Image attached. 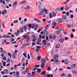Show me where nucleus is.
Listing matches in <instances>:
<instances>
[{
	"label": "nucleus",
	"mask_w": 77,
	"mask_h": 77,
	"mask_svg": "<svg viewBox=\"0 0 77 77\" xmlns=\"http://www.w3.org/2000/svg\"><path fill=\"white\" fill-rule=\"evenodd\" d=\"M48 12V10L46 9L43 8L41 10V12L38 14V15H45V14H48V13L47 12Z\"/></svg>",
	"instance_id": "1"
},
{
	"label": "nucleus",
	"mask_w": 77,
	"mask_h": 77,
	"mask_svg": "<svg viewBox=\"0 0 77 77\" xmlns=\"http://www.w3.org/2000/svg\"><path fill=\"white\" fill-rule=\"evenodd\" d=\"M56 14L54 12H53L49 14V17L50 18H52L53 17H56Z\"/></svg>",
	"instance_id": "2"
},
{
	"label": "nucleus",
	"mask_w": 77,
	"mask_h": 77,
	"mask_svg": "<svg viewBox=\"0 0 77 77\" xmlns=\"http://www.w3.org/2000/svg\"><path fill=\"white\" fill-rule=\"evenodd\" d=\"M17 32L18 33H20H20H23L24 32V29H23V27H21L19 29L17 30Z\"/></svg>",
	"instance_id": "3"
},
{
	"label": "nucleus",
	"mask_w": 77,
	"mask_h": 77,
	"mask_svg": "<svg viewBox=\"0 0 77 77\" xmlns=\"http://www.w3.org/2000/svg\"><path fill=\"white\" fill-rule=\"evenodd\" d=\"M23 38L24 39H26V41L27 42H28L30 39V36H28L27 35L23 36Z\"/></svg>",
	"instance_id": "4"
},
{
	"label": "nucleus",
	"mask_w": 77,
	"mask_h": 77,
	"mask_svg": "<svg viewBox=\"0 0 77 77\" xmlns=\"http://www.w3.org/2000/svg\"><path fill=\"white\" fill-rule=\"evenodd\" d=\"M45 65V63L44 62L42 61V64L41 65V67L42 68H44V66Z\"/></svg>",
	"instance_id": "5"
},
{
	"label": "nucleus",
	"mask_w": 77,
	"mask_h": 77,
	"mask_svg": "<svg viewBox=\"0 0 77 77\" xmlns=\"http://www.w3.org/2000/svg\"><path fill=\"white\" fill-rule=\"evenodd\" d=\"M17 1L13 3V8H16V6H17Z\"/></svg>",
	"instance_id": "6"
},
{
	"label": "nucleus",
	"mask_w": 77,
	"mask_h": 77,
	"mask_svg": "<svg viewBox=\"0 0 77 77\" xmlns=\"http://www.w3.org/2000/svg\"><path fill=\"white\" fill-rule=\"evenodd\" d=\"M63 41H64V38H62L59 40V42L62 43L63 42Z\"/></svg>",
	"instance_id": "7"
},
{
	"label": "nucleus",
	"mask_w": 77,
	"mask_h": 77,
	"mask_svg": "<svg viewBox=\"0 0 77 77\" xmlns=\"http://www.w3.org/2000/svg\"><path fill=\"white\" fill-rule=\"evenodd\" d=\"M62 30V29L61 28H59V31H57V35H59V34H60V31H61V30Z\"/></svg>",
	"instance_id": "8"
},
{
	"label": "nucleus",
	"mask_w": 77,
	"mask_h": 77,
	"mask_svg": "<svg viewBox=\"0 0 77 77\" xmlns=\"http://www.w3.org/2000/svg\"><path fill=\"white\" fill-rule=\"evenodd\" d=\"M3 37L4 38H11V36L7 35H3Z\"/></svg>",
	"instance_id": "9"
},
{
	"label": "nucleus",
	"mask_w": 77,
	"mask_h": 77,
	"mask_svg": "<svg viewBox=\"0 0 77 77\" xmlns=\"http://www.w3.org/2000/svg\"><path fill=\"white\" fill-rule=\"evenodd\" d=\"M58 57H59V55L57 54H55L54 57V59H57Z\"/></svg>",
	"instance_id": "10"
},
{
	"label": "nucleus",
	"mask_w": 77,
	"mask_h": 77,
	"mask_svg": "<svg viewBox=\"0 0 77 77\" xmlns=\"http://www.w3.org/2000/svg\"><path fill=\"white\" fill-rule=\"evenodd\" d=\"M43 43L45 45H46V44L47 43V40H44L43 41Z\"/></svg>",
	"instance_id": "11"
},
{
	"label": "nucleus",
	"mask_w": 77,
	"mask_h": 77,
	"mask_svg": "<svg viewBox=\"0 0 77 77\" xmlns=\"http://www.w3.org/2000/svg\"><path fill=\"white\" fill-rule=\"evenodd\" d=\"M64 63L66 65H68V60H66L64 61Z\"/></svg>",
	"instance_id": "12"
},
{
	"label": "nucleus",
	"mask_w": 77,
	"mask_h": 77,
	"mask_svg": "<svg viewBox=\"0 0 77 77\" xmlns=\"http://www.w3.org/2000/svg\"><path fill=\"white\" fill-rule=\"evenodd\" d=\"M1 52L2 53H3V54H7V52L5 51L2 50L1 51Z\"/></svg>",
	"instance_id": "13"
},
{
	"label": "nucleus",
	"mask_w": 77,
	"mask_h": 77,
	"mask_svg": "<svg viewBox=\"0 0 77 77\" xmlns=\"http://www.w3.org/2000/svg\"><path fill=\"white\" fill-rule=\"evenodd\" d=\"M58 23H62V19L61 18H60L58 20Z\"/></svg>",
	"instance_id": "14"
},
{
	"label": "nucleus",
	"mask_w": 77,
	"mask_h": 77,
	"mask_svg": "<svg viewBox=\"0 0 77 77\" xmlns=\"http://www.w3.org/2000/svg\"><path fill=\"white\" fill-rule=\"evenodd\" d=\"M6 62L7 63H10L11 62V60H10V59H9V58H8V59H7L6 60Z\"/></svg>",
	"instance_id": "15"
},
{
	"label": "nucleus",
	"mask_w": 77,
	"mask_h": 77,
	"mask_svg": "<svg viewBox=\"0 0 77 77\" xmlns=\"http://www.w3.org/2000/svg\"><path fill=\"white\" fill-rule=\"evenodd\" d=\"M54 62H55L56 63V62H60V61L58 59H55L54 60Z\"/></svg>",
	"instance_id": "16"
},
{
	"label": "nucleus",
	"mask_w": 77,
	"mask_h": 77,
	"mask_svg": "<svg viewBox=\"0 0 77 77\" xmlns=\"http://www.w3.org/2000/svg\"><path fill=\"white\" fill-rule=\"evenodd\" d=\"M39 9H41V8H42V4L41 3H40V4L39 5Z\"/></svg>",
	"instance_id": "17"
},
{
	"label": "nucleus",
	"mask_w": 77,
	"mask_h": 77,
	"mask_svg": "<svg viewBox=\"0 0 77 77\" xmlns=\"http://www.w3.org/2000/svg\"><path fill=\"white\" fill-rule=\"evenodd\" d=\"M46 73V72L45 71H43L41 73V75H45Z\"/></svg>",
	"instance_id": "18"
},
{
	"label": "nucleus",
	"mask_w": 77,
	"mask_h": 77,
	"mask_svg": "<svg viewBox=\"0 0 77 77\" xmlns=\"http://www.w3.org/2000/svg\"><path fill=\"white\" fill-rule=\"evenodd\" d=\"M62 18L63 19H64V20H66V19L67 18V17H66V16L63 15L62 17Z\"/></svg>",
	"instance_id": "19"
},
{
	"label": "nucleus",
	"mask_w": 77,
	"mask_h": 77,
	"mask_svg": "<svg viewBox=\"0 0 77 77\" xmlns=\"http://www.w3.org/2000/svg\"><path fill=\"white\" fill-rule=\"evenodd\" d=\"M51 24L53 26H56V22L53 21L52 23Z\"/></svg>",
	"instance_id": "20"
},
{
	"label": "nucleus",
	"mask_w": 77,
	"mask_h": 77,
	"mask_svg": "<svg viewBox=\"0 0 77 77\" xmlns=\"http://www.w3.org/2000/svg\"><path fill=\"white\" fill-rule=\"evenodd\" d=\"M60 44H57V45L56 46V48H59V47H60Z\"/></svg>",
	"instance_id": "21"
},
{
	"label": "nucleus",
	"mask_w": 77,
	"mask_h": 77,
	"mask_svg": "<svg viewBox=\"0 0 77 77\" xmlns=\"http://www.w3.org/2000/svg\"><path fill=\"white\" fill-rule=\"evenodd\" d=\"M22 28H23V29H24V30H27V27L26 26H23Z\"/></svg>",
	"instance_id": "22"
},
{
	"label": "nucleus",
	"mask_w": 77,
	"mask_h": 77,
	"mask_svg": "<svg viewBox=\"0 0 77 77\" xmlns=\"http://www.w3.org/2000/svg\"><path fill=\"white\" fill-rule=\"evenodd\" d=\"M69 9V7L68 6H66L65 8V11H68Z\"/></svg>",
	"instance_id": "23"
},
{
	"label": "nucleus",
	"mask_w": 77,
	"mask_h": 77,
	"mask_svg": "<svg viewBox=\"0 0 77 77\" xmlns=\"http://www.w3.org/2000/svg\"><path fill=\"white\" fill-rule=\"evenodd\" d=\"M56 35H54L53 36L52 39H56Z\"/></svg>",
	"instance_id": "24"
},
{
	"label": "nucleus",
	"mask_w": 77,
	"mask_h": 77,
	"mask_svg": "<svg viewBox=\"0 0 77 77\" xmlns=\"http://www.w3.org/2000/svg\"><path fill=\"white\" fill-rule=\"evenodd\" d=\"M2 62L3 63V66H6V63L5 62H4V61H3V60L2 61Z\"/></svg>",
	"instance_id": "25"
},
{
	"label": "nucleus",
	"mask_w": 77,
	"mask_h": 77,
	"mask_svg": "<svg viewBox=\"0 0 77 77\" xmlns=\"http://www.w3.org/2000/svg\"><path fill=\"white\" fill-rule=\"evenodd\" d=\"M53 77V75H50V74H48L47 77Z\"/></svg>",
	"instance_id": "26"
},
{
	"label": "nucleus",
	"mask_w": 77,
	"mask_h": 77,
	"mask_svg": "<svg viewBox=\"0 0 77 77\" xmlns=\"http://www.w3.org/2000/svg\"><path fill=\"white\" fill-rule=\"evenodd\" d=\"M35 27V25L34 24H32V28L34 29V27Z\"/></svg>",
	"instance_id": "27"
},
{
	"label": "nucleus",
	"mask_w": 77,
	"mask_h": 77,
	"mask_svg": "<svg viewBox=\"0 0 77 77\" xmlns=\"http://www.w3.org/2000/svg\"><path fill=\"white\" fill-rule=\"evenodd\" d=\"M44 35H48V31H45Z\"/></svg>",
	"instance_id": "28"
},
{
	"label": "nucleus",
	"mask_w": 77,
	"mask_h": 77,
	"mask_svg": "<svg viewBox=\"0 0 77 77\" xmlns=\"http://www.w3.org/2000/svg\"><path fill=\"white\" fill-rule=\"evenodd\" d=\"M26 2V1H22L20 3V4H24V3H25Z\"/></svg>",
	"instance_id": "29"
},
{
	"label": "nucleus",
	"mask_w": 77,
	"mask_h": 77,
	"mask_svg": "<svg viewBox=\"0 0 77 77\" xmlns=\"http://www.w3.org/2000/svg\"><path fill=\"white\" fill-rule=\"evenodd\" d=\"M41 58V56H38L37 58V59L38 60H40Z\"/></svg>",
	"instance_id": "30"
},
{
	"label": "nucleus",
	"mask_w": 77,
	"mask_h": 77,
	"mask_svg": "<svg viewBox=\"0 0 77 77\" xmlns=\"http://www.w3.org/2000/svg\"><path fill=\"white\" fill-rule=\"evenodd\" d=\"M62 76L63 77L65 76V74L64 73H63L60 75V77H62Z\"/></svg>",
	"instance_id": "31"
},
{
	"label": "nucleus",
	"mask_w": 77,
	"mask_h": 77,
	"mask_svg": "<svg viewBox=\"0 0 77 77\" xmlns=\"http://www.w3.org/2000/svg\"><path fill=\"white\" fill-rule=\"evenodd\" d=\"M48 25H47L46 27H45V28L46 29L44 30V31H46V30H47V29H48Z\"/></svg>",
	"instance_id": "32"
},
{
	"label": "nucleus",
	"mask_w": 77,
	"mask_h": 77,
	"mask_svg": "<svg viewBox=\"0 0 77 77\" xmlns=\"http://www.w3.org/2000/svg\"><path fill=\"white\" fill-rule=\"evenodd\" d=\"M28 26L29 28V29H31V28H32V24H29Z\"/></svg>",
	"instance_id": "33"
},
{
	"label": "nucleus",
	"mask_w": 77,
	"mask_h": 77,
	"mask_svg": "<svg viewBox=\"0 0 77 77\" xmlns=\"http://www.w3.org/2000/svg\"><path fill=\"white\" fill-rule=\"evenodd\" d=\"M37 72H41V69H38L37 70Z\"/></svg>",
	"instance_id": "34"
},
{
	"label": "nucleus",
	"mask_w": 77,
	"mask_h": 77,
	"mask_svg": "<svg viewBox=\"0 0 77 77\" xmlns=\"http://www.w3.org/2000/svg\"><path fill=\"white\" fill-rule=\"evenodd\" d=\"M18 21L17 20H15L14 21V23H15V24H16V23H18Z\"/></svg>",
	"instance_id": "35"
},
{
	"label": "nucleus",
	"mask_w": 77,
	"mask_h": 77,
	"mask_svg": "<svg viewBox=\"0 0 77 77\" xmlns=\"http://www.w3.org/2000/svg\"><path fill=\"white\" fill-rule=\"evenodd\" d=\"M75 66H76V65L75 64H73L71 68H74V67H75Z\"/></svg>",
	"instance_id": "36"
},
{
	"label": "nucleus",
	"mask_w": 77,
	"mask_h": 77,
	"mask_svg": "<svg viewBox=\"0 0 77 77\" xmlns=\"http://www.w3.org/2000/svg\"><path fill=\"white\" fill-rule=\"evenodd\" d=\"M26 54H26V53H24L23 54V56H24V57H27V56H26Z\"/></svg>",
	"instance_id": "37"
},
{
	"label": "nucleus",
	"mask_w": 77,
	"mask_h": 77,
	"mask_svg": "<svg viewBox=\"0 0 77 77\" xmlns=\"http://www.w3.org/2000/svg\"><path fill=\"white\" fill-rule=\"evenodd\" d=\"M19 33H18V32L14 33V34H15V35H16V36H18L19 35Z\"/></svg>",
	"instance_id": "38"
},
{
	"label": "nucleus",
	"mask_w": 77,
	"mask_h": 77,
	"mask_svg": "<svg viewBox=\"0 0 77 77\" xmlns=\"http://www.w3.org/2000/svg\"><path fill=\"white\" fill-rule=\"evenodd\" d=\"M12 56L14 59H16V56H15V55L14 54L12 55Z\"/></svg>",
	"instance_id": "39"
},
{
	"label": "nucleus",
	"mask_w": 77,
	"mask_h": 77,
	"mask_svg": "<svg viewBox=\"0 0 77 77\" xmlns=\"http://www.w3.org/2000/svg\"><path fill=\"white\" fill-rule=\"evenodd\" d=\"M5 73L6 74L8 73V70L7 69H5Z\"/></svg>",
	"instance_id": "40"
},
{
	"label": "nucleus",
	"mask_w": 77,
	"mask_h": 77,
	"mask_svg": "<svg viewBox=\"0 0 77 77\" xmlns=\"http://www.w3.org/2000/svg\"><path fill=\"white\" fill-rule=\"evenodd\" d=\"M48 23L49 24V25L51 24V21L50 20H49L48 21Z\"/></svg>",
	"instance_id": "41"
},
{
	"label": "nucleus",
	"mask_w": 77,
	"mask_h": 77,
	"mask_svg": "<svg viewBox=\"0 0 77 77\" xmlns=\"http://www.w3.org/2000/svg\"><path fill=\"white\" fill-rule=\"evenodd\" d=\"M22 74H26L27 72H26V71H23L22 72Z\"/></svg>",
	"instance_id": "42"
},
{
	"label": "nucleus",
	"mask_w": 77,
	"mask_h": 77,
	"mask_svg": "<svg viewBox=\"0 0 77 77\" xmlns=\"http://www.w3.org/2000/svg\"><path fill=\"white\" fill-rule=\"evenodd\" d=\"M29 67H27L26 70H25V72H27V71H28V70H29Z\"/></svg>",
	"instance_id": "43"
},
{
	"label": "nucleus",
	"mask_w": 77,
	"mask_h": 77,
	"mask_svg": "<svg viewBox=\"0 0 77 77\" xmlns=\"http://www.w3.org/2000/svg\"><path fill=\"white\" fill-rule=\"evenodd\" d=\"M32 38L36 39V36H35V35H34L32 37Z\"/></svg>",
	"instance_id": "44"
},
{
	"label": "nucleus",
	"mask_w": 77,
	"mask_h": 77,
	"mask_svg": "<svg viewBox=\"0 0 77 77\" xmlns=\"http://www.w3.org/2000/svg\"><path fill=\"white\" fill-rule=\"evenodd\" d=\"M8 56H9L11 58V54L9 53H8Z\"/></svg>",
	"instance_id": "45"
},
{
	"label": "nucleus",
	"mask_w": 77,
	"mask_h": 77,
	"mask_svg": "<svg viewBox=\"0 0 77 77\" xmlns=\"http://www.w3.org/2000/svg\"><path fill=\"white\" fill-rule=\"evenodd\" d=\"M70 18H73L74 17V16L72 14H71V16H70Z\"/></svg>",
	"instance_id": "46"
},
{
	"label": "nucleus",
	"mask_w": 77,
	"mask_h": 77,
	"mask_svg": "<svg viewBox=\"0 0 77 77\" xmlns=\"http://www.w3.org/2000/svg\"><path fill=\"white\" fill-rule=\"evenodd\" d=\"M66 14L67 16H69V12H66Z\"/></svg>",
	"instance_id": "47"
},
{
	"label": "nucleus",
	"mask_w": 77,
	"mask_h": 77,
	"mask_svg": "<svg viewBox=\"0 0 77 77\" xmlns=\"http://www.w3.org/2000/svg\"><path fill=\"white\" fill-rule=\"evenodd\" d=\"M26 9L27 10H29V9H30V7H29V6H27L26 8Z\"/></svg>",
	"instance_id": "48"
},
{
	"label": "nucleus",
	"mask_w": 77,
	"mask_h": 77,
	"mask_svg": "<svg viewBox=\"0 0 77 77\" xmlns=\"http://www.w3.org/2000/svg\"><path fill=\"white\" fill-rule=\"evenodd\" d=\"M38 27V25H36V27L34 29L35 30H37V27Z\"/></svg>",
	"instance_id": "49"
},
{
	"label": "nucleus",
	"mask_w": 77,
	"mask_h": 77,
	"mask_svg": "<svg viewBox=\"0 0 77 77\" xmlns=\"http://www.w3.org/2000/svg\"><path fill=\"white\" fill-rule=\"evenodd\" d=\"M35 68H39V65H36L35 66Z\"/></svg>",
	"instance_id": "50"
},
{
	"label": "nucleus",
	"mask_w": 77,
	"mask_h": 77,
	"mask_svg": "<svg viewBox=\"0 0 77 77\" xmlns=\"http://www.w3.org/2000/svg\"><path fill=\"white\" fill-rule=\"evenodd\" d=\"M35 71H33V72H32V75H35Z\"/></svg>",
	"instance_id": "51"
},
{
	"label": "nucleus",
	"mask_w": 77,
	"mask_h": 77,
	"mask_svg": "<svg viewBox=\"0 0 77 77\" xmlns=\"http://www.w3.org/2000/svg\"><path fill=\"white\" fill-rule=\"evenodd\" d=\"M30 58V55L29 54H28V59H29Z\"/></svg>",
	"instance_id": "52"
},
{
	"label": "nucleus",
	"mask_w": 77,
	"mask_h": 77,
	"mask_svg": "<svg viewBox=\"0 0 77 77\" xmlns=\"http://www.w3.org/2000/svg\"><path fill=\"white\" fill-rule=\"evenodd\" d=\"M68 39H69V38L66 37H65V41H66V40H68Z\"/></svg>",
	"instance_id": "53"
},
{
	"label": "nucleus",
	"mask_w": 77,
	"mask_h": 77,
	"mask_svg": "<svg viewBox=\"0 0 77 77\" xmlns=\"http://www.w3.org/2000/svg\"><path fill=\"white\" fill-rule=\"evenodd\" d=\"M42 61L43 62H45H45H46V60L44 59H43V61H42Z\"/></svg>",
	"instance_id": "54"
},
{
	"label": "nucleus",
	"mask_w": 77,
	"mask_h": 77,
	"mask_svg": "<svg viewBox=\"0 0 77 77\" xmlns=\"http://www.w3.org/2000/svg\"><path fill=\"white\" fill-rule=\"evenodd\" d=\"M16 74H17V75H19L20 74V72H18V71H16Z\"/></svg>",
	"instance_id": "55"
},
{
	"label": "nucleus",
	"mask_w": 77,
	"mask_h": 77,
	"mask_svg": "<svg viewBox=\"0 0 77 77\" xmlns=\"http://www.w3.org/2000/svg\"><path fill=\"white\" fill-rule=\"evenodd\" d=\"M38 42H41V38H39L38 39Z\"/></svg>",
	"instance_id": "56"
},
{
	"label": "nucleus",
	"mask_w": 77,
	"mask_h": 77,
	"mask_svg": "<svg viewBox=\"0 0 77 77\" xmlns=\"http://www.w3.org/2000/svg\"><path fill=\"white\" fill-rule=\"evenodd\" d=\"M30 55L31 56H32L33 55V53L32 52H31L30 53Z\"/></svg>",
	"instance_id": "57"
},
{
	"label": "nucleus",
	"mask_w": 77,
	"mask_h": 77,
	"mask_svg": "<svg viewBox=\"0 0 77 77\" xmlns=\"http://www.w3.org/2000/svg\"><path fill=\"white\" fill-rule=\"evenodd\" d=\"M11 41H12V42L15 41V39H14L13 38H12L11 39Z\"/></svg>",
	"instance_id": "58"
},
{
	"label": "nucleus",
	"mask_w": 77,
	"mask_h": 77,
	"mask_svg": "<svg viewBox=\"0 0 77 77\" xmlns=\"http://www.w3.org/2000/svg\"><path fill=\"white\" fill-rule=\"evenodd\" d=\"M4 13H5V14H6L7 13L6 12V10H4Z\"/></svg>",
	"instance_id": "59"
},
{
	"label": "nucleus",
	"mask_w": 77,
	"mask_h": 77,
	"mask_svg": "<svg viewBox=\"0 0 77 77\" xmlns=\"http://www.w3.org/2000/svg\"><path fill=\"white\" fill-rule=\"evenodd\" d=\"M36 47L38 49H40L41 48V47L39 46H36Z\"/></svg>",
	"instance_id": "60"
},
{
	"label": "nucleus",
	"mask_w": 77,
	"mask_h": 77,
	"mask_svg": "<svg viewBox=\"0 0 77 77\" xmlns=\"http://www.w3.org/2000/svg\"><path fill=\"white\" fill-rule=\"evenodd\" d=\"M14 69H16V68H17V65H15L14 66Z\"/></svg>",
	"instance_id": "61"
},
{
	"label": "nucleus",
	"mask_w": 77,
	"mask_h": 77,
	"mask_svg": "<svg viewBox=\"0 0 77 77\" xmlns=\"http://www.w3.org/2000/svg\"><path fill=\"white\" fill-rule=\"evenodd\" d=\"M68 77H72V75L71 74H69L68 75Z\"/></svg>",
	"instance_id": "62"
},
{
	"label": "nucleus",
	"mask_w": 77,
	"mask_h": 77,
	"mask_svg": "<svg viewBox=\"0 0 77 77\" xmlns=\"http://www.w3.org/2000/svg\"><path fill=\"white\" fill-rule=\"evenodd\" d=\"M32 41L33 42H36V39H33L32 40Z\"/></svg>",
	"instance_id": "63"
},
{
	"label": "nucleus",
	"mask_w": 77,
	"mask_h": 77,
	"mask_svg": "<svg viewBox=\"0 0 77 77\" xmlns=\"http://www.w3.org/2000/svg\"><path fill=\"white\" fill-rule=\"evenodd\" d=\"M23 21H22L21 22V24L23 25L24 24V22H23Z\"/></svg>",
	"instance_id": "64"
}]
</instances>
